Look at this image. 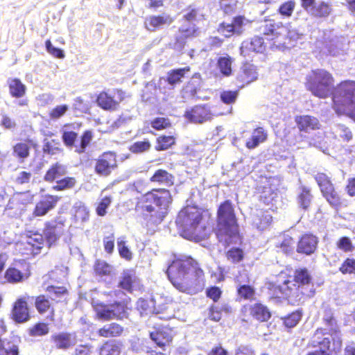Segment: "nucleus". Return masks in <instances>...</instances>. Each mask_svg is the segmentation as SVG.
Returning a JSON list of instances; mask_svg holds the SVG:
<instances>
[{"instance_id":"1","label":"nucleus","mask_w":355,"mask_h":355,"mask_svg":"<svg viewBox=\"0 0 355 355\" xmlns=\"http://www.w3.org/2000/svg\"><path fill=\"white\" fill-rule=\"evenodd\" d=\"M306 88L313 95L325 98L332 94L333 107L338 114H347L355 121V82L344 81L334 90L332 76L324 69L312 71L306 78Z\"/></svg>"},{"instance_id":"2","label":"nucleus","mask_w":355,"mask_h":355,"mask_svg":"<svg viewBox=\"0 0 355 355\" xmlns=\"http://www.w3.org/2000/svg\"><path fill=\"white\" fill-rule=\"evenodd\" d=\"M313 277L306 267L296 268L291 275L281 270L273 280L266 283V289L271 298L286 300L292 305H299L315 295Z\"/></svg>"},{"instance_id":"3","label":"nucleus","mask_w":355,"mask_h":355,"mask_svg":"<svg viewBox=\"0 0 355 355\" xmlns=\"http://www.w3.org/2000/svg\"><path fill=\"white\" fill-rule=\"evenodd\" d=\"M168 278L179 291L196 294L205 284V273L200 263L191 257L173 259L166 270Z\"/></svg>"},{"instance_id":"4","label":"nucleus","mask_w":355,"mask_h":355,"mask_svg":"<svg viewBox=\"0 0 355 355\" xmlns=\"http://www.w3.org/2000/svg\"><path fill=\"white\" fill-rule=\"evenodd\" d=\"M175 224L180 234L190 241H201L209 235L204 211L196 205L182 208L177 215Z\"/></svg>"},{"instance_id":"5","label":"nucleus","mask_w":355,"mask_h":355,"mask_svg":"<svg viewBox=\"0 0 355 355\" xmlns=\"http://www.w3.org/2000/svg\"><path fill=\"white\" fill-rule=\"evenodd\" d=\"M171 198L170 192L166 189H153L146 193L138 202L137 207L142 214L146 226L157 225L165 217L166 209Z\"/></svg>"},{"instance_id":"6","label":"nucleus","mask_w":355,"mask_h":355,"mask_svg":"<svg viewBox=\"0 0 355 355\" xmlns=\"http://www.w3.org/2000/svg\"><path fill=\"white\" fill-rule=\"evenodd\" d=\"M214 231L219 241L234 237L239 234L236 214L230 200L220 204L217 209L216 225Z\"/></svg>"},{"instance_id":"7","label":"nucleus","mask_w":355,"mask_h":355,"mask_svg":"<svg viewBox=\"0 0 355 355\" xmlns=\"http://www.w3.org/2000/svg\"><path fill=\"white\" fill-rule=\"evenodd\" d=\"M130 302V297L121 301H114L110 304L92 299L91 305L95 313V318L98 320L103 322L112 320H123L128 317L129 311L131 309Z\"/></svg>"},{"instance_id":"8","label":"nucleus","mask_w":355,"mask_h":355,"mask_svg":"<svg viewBox=\"0 0 355 355\" xmlns=\"http://www.w3.org/2000/svg\"><path fill=\"white\" fill-rule=\"evenodd\" d=\"M45 291L53 297L45 294L36 295L34 297V307L37 313L44 316L47 321L54 322L56 315L54 302L58 303L59 300L56 299L68 295L69 291L65 286L54 285L48 286Z\"/></svg>"},{"instance_id":"9","label":"nucleus","mask_w":355,"mask_h":355,"mask_svg":"<svg viewBox=\"0 0 355 355\" xmlns=\"http://www.w3.org/2000/svg\"><path fill=\"white\" fill-rule=\"evenodd\" d=\"M327 334L326 329L318 328L311 341V346L313 348L318 347V351L322 355H336L341 349L343 340L340 336L324 337Z\"/></svg>"},{"instance_id":"10","label":"nucleus","mask_w":355,"mask_h":355,"mask_svg":"<svg viewBox=\"0 0 355 355\" xmlns=\"http://www.w3.org/2000/svg\"><path fill=\"white\" fill-rule=\"evenodd\" d=\"M28 295H20L12 303L9 317L16 324H24L32 318Z\"/></svg>"},{"instance_id":"11","label":"nucleus","mask_w":355,"mask_h":355,"mask_svg":"<svg viewBox=\"0 0 355 355\" xmlns=\"http://www.w3.org/2000/svg\"><path fill=\"white\" fill-rule=\"evenodd\" d=\"M240 314L242 321L246 322H248L250 319L259 322H266L272 316L269 308L261 302L242 306L240 310Z\"/></svg>"},{"instance_id":"12","label":"nucleus","mask_w":355,"mask_h":355,"mask_svg":"<svg viewBox=\"0 0 355 355\" xmlns=\"http://www.w3.org/2000/svg\"><path fill=\"white\" fill-rule=\"evenodd\" d=\"M44 242L42 234L37 231L30 232V234L26 235V241L19 244V252L27 258L34 257L41 253Z\"/></svg>"},{"instance_id":"13","label":"nucleus","mask_w":355,"mask_h":355,"mask_svg":"<svg viewBox=\"0 0 355 355\" xmlns=\"http://www.w3.org/2000/svg\"><path fill=\"white\" fill-rule=\"evenodd\" d=\"M64 227L65 222L59 218L44 223L42 234L48 248H51L57 244L60 237L65 232Z\"/></svg>"},{"instance_id":"14","label":"nucleus","mask_w":355,"mask_h":355,"mask_svg":"<svg viewBox=\"0 0 355 355\" xmlns=\"http://www.w3.org/2000/svg\"><path fill=\"white\" fill-rule=\"evenodd\" d=\"M153 331L150 333V339L162 351L172 345L175 333L169 324H157L153 327Z\"/></svg>"},{"instance_id":"15","label":"nucleus","mask_w":355,"mask_h":355,"mask_svg":"<svg viewBox=\"0 0 355 355\" xmlns=\"http://www.w3.org/2000/svg\"><path fill=\"white\" fill-rule=\"evenodd\" d=\"M31 275L29 263L23 261L9 266L5 271L4 278L8 283L18 284L27 280Z\"/></svg>"},{"instance_id":"16","label":"nucleus","mask_w":355,"mask_h":355,"mask_svg":"<svg viewBox=\"0 0 355 355\" xmlns=\"http://www.w3.org/2000/svg\"><path fill=\"white\" fill-rule=\"evenodd\" d=\"M123 98V93L121 90L101 92L96 99L98 105L105 110H114Z\"/></svg>"},{"instance_id":"17","label":"nucleus","mask_w":355,"mask_h":355,"mask_svg":"<svg viewBox=\"0 0 355 355\" xmlns=\"http://www.w3.org/2000/svg\"><path fill=\"white\" fill-rule=\"evenodd\" d=\"M212 116L210 107L206 105L194 106L184 113L185 118L193 123H202L210 121Z\"/></svg>"},{"instance_id":"18","label":"nucleus","mask_w":355,"mask_h":355,"mask_svg":"<svg viewBox=\"0 0 355 355\" xmlns=\"http://www.w3.org/2000/svg\"><path fill=\"white\" fill-rule=\"evenodd\" d=\"M117 166L116 155L112 152H106L101 155L96 162V173L103 176L109 175Z\"/></svg>"},{"instance_id":"19","label":"nucleus","mask_w":355,"mask_h":355,"mask_svg":"<svg viewBox=\"0 0 355 355\" xmlns=\"http://www.w3.org/2000/svg\"><path fill=\"white\" fill-rule=\"evenodd\" d=\"M318 239L311 233L302 234L297 243L296 252L300 254L311 255L313 254L318 248Z\"/></svg>"},{"instance_id":"20","label":"nucleus","mask_w":355,"mask_h":355,"mask_svg":"<svg viewBox=\"0 0 355 355\" xmlns=\"http://www.w3.org/2000/svg\"><path fill=\"white\" fill-rule=\"evenodd\" d=\"M139 286V279L134 270H124L121 273L118 287L128 293H132Z\"/></svg>"},{"instance_id":"21","label":"nucleus","mask_w":355,"mask_h":355,"mask_svg":"<svg viewBox=\"0 0 355 355\" xmlns=\"http://www.w3.org/2000/svg\"><path fill=\"white\" fill-rule=\"evenodd\" d=\"M60 198L57 196L46 195L39 200L33 211L35 217L45 216L49 211L54 209L59 201Z\"/></svg>"},{"instance_id":"22","label":"nucleus","mask_w":355,"mask_h":355,"mask_svg":"<svg viewBox=\"0 0 355 355\" xmlns=\"http://www.w3.org/2000/svg\"><path fill=\"white\" fill-rule=\"evenodd\" d=\"M50 339L51 343L57 349L67 350L73 347L76 344L72 334L67 331L53 334Z\"/></svg>"},{"instance_id":"23","label":"nucleus","mask_w":355,"mask_h":355,"mask_svg":"<svg viewBox=\"0 0 355 355\" xmlns=\"http://www.w3.org/2000/svg\"><path fill=\"white\" fill-rule=\"evenodd\" d=\"M259 31L264 35H272L270 40L278 38L282 36L283 32H286V28L281 22H275L274 19H267L264 21L259 27Z\"/></svg>"},{"instance_id":"24","label":"nucleus","mask_w":355,"mask_h":355,"mask_svg":"<svg viewBox=\"0 0 355 355\" xmlns=\"http://www.w3.org/2000/svg\"><path fill=\"white\" fill-rule=\"evenodd\" d=\"M28 203L29 199L25 195L19 193L10 199L6 210L12 211L10 214L14 216L21 215L26 211V205Z\"/></svg>"},{"instance_id":"25","label":"nucleus","mask_w":355,"mask_h":355,"mask_svg":"<svg viewBox=\"0 0 355 355\" xmlns=\"http://www.w3.org/2000/svg\"><path fill=\"white\" fill-rule=\"evenodd\" d=\"M243 24L244 18L239 16L235 17L231 24H221L218 31L225 37H229L233 34H241L243 31Z\"/></svg>"},{"instance_id":"26","label":"nucleus","mask_w":355,"mask_h":355,"mask_svg":"<svg viewBox=\"0 0 355 355\" xmlns=\"http://www.w3.org/2000/svg\"><path fill=\"white\" fill-rule=\"evenodd\" d=\"M124 327L116 322L107 323L100 327L96 334L99 337L110 338L120 337L123 334Z\"/></svg>"},{"instance_id":"27","label":"nucleus","mask_w":355,"mask_h":355,"mask_svg":"<svg viewBox=\"0 0 355 355\" xmlns=\"http://www.w3.org/2000/svg\"><path fill=\"white\" fill-rule=\"evenodd\" d=\"M264 50V42L260 37H254L251 40L243 42L240 48L241 54L244 57L250 55L251 52L263 53Z\"/></svg>"},{"instance_id":"28","label":"nucleus","mask_w":355,"mask_h":355,"mask_svg":"<svg viewBox=\"0 0 355 355\" xmlns=\"http://www.w3.org/2000/svg\"><path fill=\"white\" fill-rule=\"evenodd\" d=\"M173 21V18L167 14H163L158 16H150L146 19V28L150 31H155L157 29L162 28L165 26H169Z\"/></svg>"},{"instance_id":"29","label":"nucleus","mask_w":355,"mask_h":355,"mask_svg":"<svg viewBox=\"0 0 355 355\" xmlns=\"http://www.w3.org/2000/svg\"><path fill=\"white\" fill-rule=\"evenodd\" d=\"M258 73L257 68L252 64H245L237 76V80L239 83H242L241 87L244 85L250 84L257 79Z\"/></svg>"},{"instance_id":"30","label":"nucleus","mask_w":355,"mask_h":355,"mask_svg":"<svg viewBox=\"0 0 355 355\" xmlns=\"http://www.w3.org/2000/svg\"><path fill=\"white\" fill-rule=\"evenodd\" d=\"M10 95L15 98H21L25 96L26 86L17 78H9L7 80Z\"/></svg>"},{"instance_id":"31","label":"nucleus","mask_w":355,"mask_h":355,"mask_svg":"<svg viewBox=\"0 0 355 355\" xmlns=\"http://www.w3.org/2000/svg\"><path fill=\"white\" fill-rule=\"evenodd\" d=\"M296 123L302 131L309 132L320 128L319 121L314 116L309 115L300 116L296 118Z\"/></svg>"},{"instance_id":"32","label":"nucleus","mask_w":355,"mask_h":355,"mask_svg":"<svg viewBox=\"0 0 355 355\" xmlns=\"http://www.w3.org/2000/svg\"><path fill=\"white\" fill-rule=\"evenodd\" d=\"M137 309L141 315H148L159 312L155 300L150 297L139 298L137 302Z\"/></svg>"},{"instance_id":"33","label":"nucleus","mask_w":355,"mask_h":355,"mask_svg":"<svg viewBox=\"0 0 355 355\" xmlns=\"http://www.w3.org/2000/svg\"><path fill=\"white\" fill-rule=\"evenodd\" d=\"M268 134L261 127L253 130L251 137L246 141L245 146L248 149L257 148L261 143L264 142L267 139Z\"/></svg>"},{"instance_id":"34","label":"nucleus","mask_w":355,"mask_h":355,"mask_svg":"<svg viewBox=\"0 0 355 355\" xmlns=\"http://www.w3.org/2000/svg\"><path fill=\"white\" fill-rule=\"evenodd\" d=\"M121 345L113 340H106L98 349L99 355H120Z\"/></svg>"},{"instance_id":"35","label":"nucleus","mask_w":355,"mask_h":355,"mask_svg":"<svg viewBox=\"0 0 355 355\" xmlns=\"http://www.w3.org/2000/svg\"><path fill=\"white\" fill-rule=\"evenodd\" d=\"M322 320L324 325L328 327L327 334L329 336H340V330L337 320L331 312L327 313Z\"/></svg>"},{"instance_id":"36","label":"nucleus","mask_w":355,"mask_h":355,"mask_svg":"<svg viewBox=\"0 0 355 355\" xmlns=\"http://www.w3.org/2000/svg\"><path fill=\"white\" fill-rule=\"evenodd\" d=\"M0 355H20L19 344L0 337Z\"/></svg>"},{"instance_id":"37","label":"nucleus","mask_w":355,"mask_h":355,"mask_svg":"<svg viewBox=\"0 0 355 355\" xmlns=\"http://www.w3.org/2000/svg\"><path fill=\"white\" fill-rule=\"evenodd\" d=\"M261 201L264 204L273 205L278 201L279 196L278 190L270 187H264L262 195L261 196Z\"/></svg>"},{"instance_id":"38","label":"nucleus","mask_w":355,"mask_h":355,"mask_svg":"<svg viewBox=\"0 0 355 355\" xmlns=\"http://www.w3.org/2000/svg\"><path fill=\"white\" fill-rule=\"evenodd\" d=\"M324 198L329 205L337 211L342 207L348 206V201L343 198L337 191L329 194Z\"/></svg>"},{"instance_id":"39","label":"nucleus","mask_w":355,"mask_h":355,"mask_svg":"<svg viewBox=\"0 0 355 355\" xmlns=\"http://www.w3.org/2000/svg\"><path fill=\"white\" fill-rule=\"evenodd\" d=\"M50 331L49 324L44 322H38L30 327L28 334L31 337H40L47 335Z\"/></svg>"},{"instance_id":"40","label":"nucleus","mask_w":355,"mask_h":355,"mask_svg":"<svg viewBox=\"0 0 355 355\" xmlns=\"http://www.w3.org/2000/svg\"><path fill=\"white\" fill-rule=\"evenodd\" d=\"M190 71L189 67L173 69L168 71L167 76V81L171 85H175L182 82V79L184 77L187 72Z\"/></svg>"},{"instance_id":"41","label":"nucleus","mask_w":355,"mask_h":355,"mask_svg":"<svg viewBox=\"0 0 355 355\" xmlns=\"http://www.w3.org/2000/svg\"><path fill=\"white\" fill-rule=\"evenodd\" d=\"M272 221V216L268 211H261L257 215L254 223L257 228L261 231L268 227Z\"/></svg>"},{"instance_id":"42","label":"nucleus","mask_w":355,"mask_h":355,"mask_svg":"<svg viewBox=\"0 0 355 355\" xmlns=\"http://www.w3.org/2000/svg\"><path fill=\"white\" fill-rule=\"evenodd\" d=\"M302 317V311L301 309H297L284 316L282 319L285 327L291 329L295 327L299 323Z\"/></svg>"},{"instance_id":"43","label":"nucleus","mask_w":355,"mask_h":355,"mask_svg":"<svg viewBox=\"0 0 355 355\" xmlns=\"http://www.w3.org/2000/svg\"><path fill=\"white\" fill-rule=\"evenodd\" d=\"M312 199L311 190L306 187L302 186L300 188V193L298 195L297 200L300 206L306 209L309 207Z\"/></svg>"},{"instance_id":"44","label":"nucleus","mask_w":355,"mask_h":355,"mask_svg":"<svg viewBox=\"0 0 355 355\" xmlns=\"http://www.w3.org/2000/svg\"><path fill=\"white\" fill-rule=\"evenodd\" d=\"M294 239L290 236H284L283 239L276 244V247L285 254H291L294 249Z\"/></svg>"},{"instance_id":"45","label":"nucleus","mask_w":355,"mask_h":355,"mask_svg":"<svg viewBox=\"0 0 355 355\" xmlns=\"http://www.w3.org/2000/svg\"><path fill=\"white\" fill-rule=\"evenodd\" d=\"M227 259L232 263H238L243 260L244 252L240 248H232L225 252Z\"/></svg>"},{"instance_id":"46","label":"nucleus","mask_w":355,"mask_h":355,"mask_svg":"<svg viewBox=\"0 0 355 355\" xmlns=\"http://www.w3.org/2000/svg\"><path fill=\"white\" fill-rule=\"evenodd\" d=\"M94 270L98 276H107L111 273V266L105 261L97 259L94 265Z\"/></svg>"},{"instance_id":"47","label":"nucleus","mask_w":355,"mask_h":355,"mask_svg":"<svg viewBox=\"0 0 355 355\" xmlns=\"http://www.w3.org/2000/svg\"><path fill=\"white\" fill-rule=\"evenodd\" d=\"M236 291L238 296L245 300H252L255 295L254 288L250 285H241Z\"/></svg>"},{"instance_id":"48","label":"nucleus","mask_w":355,"mask_h":355,"mask_svg":"<svg viewBox=\"0 0 355 355\" xmlns=\"http://www.w3.org/2000/svg\"><path fill=\"white\" fill-rule=\"evenodd\" d=\"M339 271L343 275H355V259L346 258L340 266Z\"/></svg>"},{"instance_id":"49","label":"nucleus","mask_w":355,"mask_h":355,"mask_svg":"<svg viewBox=\"0 0 355 355\" xmlns=\"http://www.w3.org/2000/svg\"><path fill=\"white\" fill-rule=\"evenodd\" d=\"M218 67L220 72L226 76L231 74L232 60L230 57H220L218 60Z\"/></svg>"},{"instance_id":"50","label":"nucleus","mask_w":355,"mask_h":355,"mask_svg":"<svg viewBox=\"0 0 355 355\" xmlns=\"http://www.w3.org/2000/svg\"><path fill=\"white\" fill-rule=\"evenodd\" d=\"M318 184L324 198L336 191L330 179H318Z\"/></svg>"},{"instance_id":"51","label":"nucleus","mask_w":355,"mask_h":355,"mask_svg":"<svg viewBox=\"0 0 355 355\" xmlns=\"http://www.w3.org/2000/svg\"><path fill=\"white\" fill-rule=\"evenodd\" d=\"M69 125H64L62 129V140L64 144L68 147H72L77 138V133L67 130Z\"/></svg>"},{"instance_id":"52","label":"nucleus","mask_w":355,"mask_h":355,"mask_svg":"<svg viewBox=\"0 0 355 355\" xmlns=\"http://www.w3.org/2000/svg\"><path fill=\"white\" fill-rule=\"evenodd\" d=\"M66 173V166L61 164L57 163L48 171L47 174L44 178H57L65 175Z\"/></svg>"},{"instance_id":"53","label":"nucleus","mask_w":355,"mask_h":355,"mask_svg":"<svg viewBox=\"0 0 355 355\" xmlns=\"http://www.w3.org/2000/svg\"><path fill=\"white\" fill-rule=\"evenodd\" d=\"M156 150H164L168 148L175 143V139L172 136H161L157 138Z\"/></svg>"},{"instance_id":"54","label":"nucleus","mask_w":355,"mask_h":355,"mask_svg":"<svg viewBox=\"0 0 355 355\" xmlns=\"http://www.w3.org/2000/svg\"><path fill=\"white\" fill-rule=\"evenodd\" d=\"M334 132L344 141H349L352 138L351 130L343 124H337L334 127Z\"/></svg>"},{"instance_id":"55","label":"nucleus","mask_w":355,"mask_h":355,"mask_svg":"<svg viewBox=\"0 0 355 355\" xmlns=\"http://www.w3.org/2000/svg\"><path fill=\"white\" fill-rule=\"evenodd\" d=\"M112 202V198L110 196H105L97 204L96 208V214L99 216H104L107 214V209Z\"/></svg>"},{"instance_id":"56","label":"nucleus","mask_w":355,"mask_h":355,"mask_svg":"<svg viewBox=\"0 0 355 355\" xmlns=\"http://www.w3.org/2000/svg\"><path fill=\"white\" fill-rule=\"evenodd\" d=\"M295 7V3L293 1H288L282 3L279 9V13L285 17H289L292 15Z\"/></svg>"},{"instance_id":"57","label":"nucleus","mask_w":355,"mask_h":355,"mask_svg":"<svg viewBox=\"0 0 355 355\" xmlns=\"http://www.w3.org/2000/svg\"><path fill=\"white\" fill-rule=\"evenodd\" d=\"M331 11V8L329 5L324 2H322L313 8V14L320 17L328 16Z\"/></svg>"},{"instance_id":"58","label":"nucleus","mask_w":355,"mask_h":355,"mask_svg":"<svg viewBox=\"0 0 355 355\" xmlns=\"http://www.w3.org/2000/svg\"><path fill=\"white\" fill-rule=\"evenodd\" d=\"M185 22L193 24V21H199L203 19V14L200 9H191L184 15Z\"/></svg>"},{"instance_id":"59","label":"nucleus","mask_w":355,"mask_h":355,"mask_svg":"<svg viewBox=\"0 0 355 355\" xmlns=\"http://www.w3.org/2000/svg\"><path fill=\"white\" fill-rule=\"evenodd\" d=\"M150 148V144L148 140L135 142L130 147V150L133 153H141L148 151Z\"/></svg>"},{"instance_id":"60","label":"nucleus","mask_w":355,"mask_h":355,"mask_svg":"<svg viewBox=\"0 0 355 355\" xmlns=\"http://www.w3.org/2000/svg\"><path fill=\"white\" fill-rule=\"evenodd\" d=\"M92 139L91 131H85L81 137V141L79 146H76V152L81 153L85 152L87 146L89 145Z\"/></svg>"},{"instance_id":"61","label":"nucleus","mask_w":355,"mask_h":355,"mask_svg":"<svg viewBox=\"0 0 355 355\" xmlns=\"http://www.w3.org/2000/svg\"><path fill=\"white\" fill-rule=\"evenodd\" d=\"M59 143H55L53 140L45 142L43 150L45 153L49 155H55L62 153V149L60 148Z\"/></svg>"},{"instance_id":"62","label":"nucleus","mask_w":355,"mask_h":355,"mask_svg":"<svg viewBox=\"0 0 355 355\" xmlns=\"http://www.w3.org/2000/svg\"><path fill=\"white\" fill-rule=\"evenodd\" d=\"M14 154L19 158L24 159L29 155V146L26 143H18L14 148Z\"/></svg>"},{"instance_id":"63","label":"nucleus","mask_w":355,"mask_h":355,"mask_svg":"<svg viewBox=\"0 0 355 355\" xmlns=\"http://www.w3.org/2000/svg\"><path fill=\"white\" fill-rule=\"evenodd\" d=\"M237 2V0H220V7L225 14H232L236 9Z\"/></svg>"},{"instance_id":"64","label":"nucleus","mask_w":355,"mask_h":355,"mask_svg":"<svg viewBox=\"0 0 355 355\" xmlns=\"http://www.w3.org/2000/svg\"><path fill=\"white\" fill-rule=\"evenodd\" d=\"M336 245L338 248L345 252H352L354 249L350 239L347 236H343L340 238Z\"/></svg>"}]
</instances>
